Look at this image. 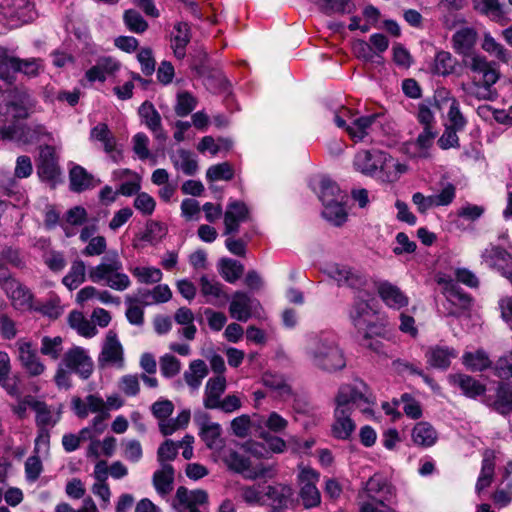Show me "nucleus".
I'll return each instance as SVG.
<instances>
[{
    "label": "nucleus",
    "instance_id": "nucleus-1",
    "mask_svg": "<svg viewBox=\"0 0 512 512\" xmlns=\"http://www.w3.org/2000/svg\"><path fill=\"white\" fill-rule=\"evenodd\" d=\"M477 36L473 27H462L452 36V46L457 54L463 56V65L477 75L473 82L474 87L479 90L477 97L488 99L490 88L498 81L500 73L495 62L473 53Z\"/></svg>",
    "mask_w": 512,
    "mask_h": 512
},
{
    "label": "nucleus",
    "instance_id": "nucleus-2",
    "mask_svg": "<svg viewBox=\"0 0 512 512\" xmlns=\"http://www.w3.org/2000/svg\"><path fill=\"white\" fill-rule=\"evenodd\" d=\"M303 354L316 370L334 374L346 368L347 358L338 335L331 330L311 332L305 336Z\"/></svg>",
    "mask_w": 512,
    "mask_h": 512
},
{
    "label": "nucleus",
    "instance_id": "nucleus-3",
    "mask_svg": "<svg viewBox=\"0 0 512 512\" xmlns=\"http://www.w3.org/2000/svg\"><path fill=\"white\" fill-rule=\"evenodd\" d=\"M353 165L360 173L378 178L383 182H393L405 171L404 166L394 158L376 149L358 152L354 157Z\"/></svg>",
    "mask_w": 512,
    "mask_h": 512
},
{
    "label": "nucleus",
    "instance_id": "nucleus-4",
    "mask_svg": "<svg viewBox=\"0 0 512 512\" xmlns=\"http://www.w3.org/2000/svg\"><path fill=\"white\" fill-rule=\"evenodd\" d=\"M395 495V487L387 477L375 473L358 492L359 512H395L387 506Z\"/></svg>",
    "mask_w": 512,
    "mask_h": 512
},
{
    "label": "nucleus",
    "instance_id": "nucleus-5",
    "mask_svg": "<svg viewBox=\"0 0 512 512\" xmlns=\"http://www.w3.org/2000/svg\"><path fill=\"white\" fill-rule=\"evenodd\" d=\"M93 283L105 285L116 291H125L131 286L129 276L123 272V263L117 250L108 251L98 265L88 271Z\"/></svg>",
    "mask_w": 512,
    "mask_h": 512
},
{
    "label": "nucleus",
    "instance_id": "nucleus-6",
    "mask_svg": "<svg viewBox=\"0 0 512 512\" xmlns=\"http://www.w3.org/2000/svg\"><path fill=\"white\" fill-rule=\"evenodd\" d=\"M93 283L105 285L116 291H125L131 286L129 276L123 272V263L117 250L108 251L98 265L88 271Z\"/></svg>",
    "mask_w": 512,
    "mask_h": 512
},
{
    "label": "nucleus",
    "instance_id": "nucleus-7",
    "mask_svg": "<svg viewBox=\"0 0 512 512\" xmlns=\"http://www.w3.org/2000/svg\"><path fill=\"white\" fill-rule=\"evenodd\" d=\"M335 404L336 408L347 410L350 413L358 409L370 417L373 415L375 397L365 382L356 379L352 383L342 384L339 387L335 396Z\"/></svg>",
    "mask_w": 512,
    "mask_h": 512
},
{
    "label": "nucleus",
    "instance_id": "nucleus-8",
    "mask_svg": "<svg viewBox=\"0 0 512 512\" xmlns=\"http://www.w3.org/2000/svg\"><path fill=\"white\" fill-rule=\"evenodd\" d=\"M37 110L36 98L24 88H14L7 93L5 101L0 104V115L4 117L3 124H9V118L13 122L30 117Z\"/></svg>",
    "mask_w": 512,
    "mask_h": 512
},
{
    "label": "nucleus",
    "instance_id": "nucleus-9",
    "mask_svg": "<svg viewBox=\"0 0 512 512\" xmlns=\"http://www.w3.org/2000/svg\"><path fill=\"white\" fill-rule=\"evenodd\" d=\"M320 473L303 463L297 466L296 487L298 501L306 509H314L321 505V493L317 487Z\"/></svg>",
    "mask_w": 512,
    "mask_h": 512
},
{
    "label": "nucleus",
    "instance_id": "nucleus-10",
    "mask_svg": "<svg viewBox=\"0 0 512 512\" xmlns=\"http://www.w3.org/2000/svg\"><path fill=\"white\" fill-rule=\"evenodd\" d=\"M0 139L30 144L40 141H50L51 133L39 123L20 124L11 122L0 126Z\"/></svg>",
    "mask_w": 512,
    "mask_h": 512
},
{
    "label": "nucleus",
    "instance_id": "nucleus-11",
    "mask_svg": "<svg viewBox=\"0 0 512 512\" xmlns=\"http://www.w3.org/2000/svg\"><path fill=\"white\" fill-rule=\"evenodd\" d=\"M0 15L11 26L29 23L36 18L34 4L30 0H0Z\"/></svg>",
    "mask_w": 512,
    "mask_h": 512
},
{
    "label": "nucleus",
    "instance_id": "nucleus-12",
    "mask_svg": "<svg viewBox=\"0 0 512 512\" xmlns=\"http://www.w3.org/2000/svg\"><path fill=\"white\" fill-rule=\"evenodd\" d=\"M60 362L82 380L89 379L94 371L92 358L88 351L80 346H73L67 350Z\"/></svg>",
    "mask_w": 512,
    "mask_h": 512
},
{
    "label": "nucleus",
    "instance_id": "nucleus-13",
    "mask_svg": "<svg viewBox=\"0 0 512 512\" xmlns=\"http://www.w3.org/2000/svg\"><path fill=\"white\" fill-rule=\"evenodd\" d=\"M208 503V494L205 490H189L184 486L177 488L172 507L177 512H202L200 508Z\"/></svg>",
    "mask_w": 512,
    "mask_h": 512
},
{
    "label": "nucleus",
    "instance_id": "nucleus-14",
    "mask_svg": "<svg viewBox=\"0 0 512 512\" xmlns=\"http://www.w3.org/2000/svg\"><path fill=\"white\" fill-rule=\"evenodd\" d=\"M223 461L230 470L242 474L245 478L254 480L264 477L268 474L269 469L263 465L251 466L250 458L234 450L225 452Z\"/></svg>",
    "mask_w": 512,
    "mask_h": 512
},
{
    "label": "nucleus",
    "instance_id": "nucleus-15",
    "mask_svg": "<svg viewBox=\"0 0 512 512\" xmlns=\"http://www.w3.org/2000/svg\"><path fill=\"white\" fill-rule=\"evenodd\" d=\"M98 364L101 367L114 365L122 367L124 364V352L117 333L109 330L106 334L101 352L98 357Z\"/></svg>",
    "mask_w": 512,
    "mask_h": 512
},
{
    "label": "nucleus",
    "instance_id": "nucleus-16",
    "mask_svg": "<svg viewBox=\"0 0 512 512\" xmlns=\"http://www.w3.org/2000/svg\"><path fill=\"white\" fill-rule=\"evenodd\" d=\"M326 273L337 282L338 286L359 290L367 283V278L363 273L344 265H331L326 269Z\"/></svg>",
    "mask_w": 512,
    "mask_h": 512
},
{
    "label": "nucleus",
    "instance_id": "nucleus-17",
    "mask_svg": "<svg viewBox=\"0 0 512 512\" xmlns=\"http://www.w3.org/2000/svg\"><path fill=\"white\" fill-rule=\"evenodd\" d=\"M445 296L446 303L443 306L449 316H461L471 304L470 296L464 293L453 281L446 282Z\"/></svg>",
    "mask_w": 512,
    "mask_h": 512
},
{
    "label": "nucleus",
    "instance_id": "nucleus-18",
    "mask_svg": "<svg viewBox=\"0 0 512 512\" xmlns=\"http://www.w3.org/2000/svg\"><path fill=\"white\" fill-rule=\"evenodd\" d=\"M18 346V359L21 367L27 372L30 377H37L42 375L46 366L37 354V351L32 347L30 342L19 341Z\"/></svg>",
    "mask_w": 512,
    "mask_h": 512
},
{
    "label": "nucleus",
    "instance_id": "nucleus-19",
    "mask_svg": "<svg viewBox=\"0 0 512 512\" xmlns=\"http://www.w3.org/2000/svg\"><path fill=\"white\" fill-rule=\"evenodd\" d=\"M260 303L246 292L236 291L230 302V316L240 322L248 321Z\"/></svg>",
    "mask_w": 512,
    "mask_h": 512
},
{
    "label": "nucleus",
    "instance_id": "nucleus-20",
    "mask_svg": "<svg viewBox=\"0 0 512 512\" xmlns=\"http://www.w3.org/2000/svg\"><path fill=\"white\" fill-rule=\"evenodd\" d=\"M37 174L41 180L55 182L60 175L55 150L52 146L46 145L41 148L37 163Z\"/></svg>",
    "mask_w": 512,
    "mask_h": 512
},
{
    "label": "nucleus",
    "instance_id": "nucleus-21",
    "mask_svg": "<svg viewBox=\"0 0 512 512\" xmlns=\"http://www.w3.org/2000/svg\"><path fill=\"white\" fill-rule=\"evenodd\" d=\"M249 218L247 205L239 200H230L224 213L225 235L235 234L239 231L240 224Z\"/></svg>",
    "mask_w": 512,
    "mask_h": 512
},
{
    "label": "nucleus",
    "instance_id": "nucleus-22",
    "mask_svg": "<svg viewBox=\"0 0 512 512\" xmlns=\"http://www.w3.org/2000/svg\"><path fill=\"white\" fill-rule=\"evenodd\" d=\"M121 68V63L114 57L102 56L96 61V64L89 68L85 73L88 82H105V80L114 76Z\"/></svg>",
    "mask_w": 512,
    "mask_h": 512
},
{
    "label": "nucleus",
    "instance_id": "nucleus-23",
    "mask_svg": "<svg viewBox=\"0 0 512 512\" xmlns=\"http://www.w3.org/2000/svg\"><path fill=\"white\" fill-rule=\"evenodd\" d=\"M475 11L501 25L509 21L508 12L503 0H472Z\"/></svg>",
    "mask_w": 512,
    "mask_h": 512
},
{
    "label": "nucleus",
    "instance_id": "nucleus-24",
    "mask_svg": "<svg viewBox=\"0 0 512 512\" xmlns=\"http://www.w3.org/2000/svg\"><path fill=\"white\" fill-rule=\"evenodd\" d=\"M3 290L11 299L16 309L32 310V308H34L32 292L16 279L7 282Z\"/></svg>",
    "mask_w": 512,
    "mask_h": 512
},
{
    "label": "nucleus",
    "instance_id": "nucleus-25",
    "mask_svg": "<svg viewBox=\"0 0 512 512\" xmlns=\"http://www.w3.org/2000/svg\"><path fill=\"white\" fill-rule=\"evenodd\" d=\"M379 117L380 115L376 113L359 117L351 115L346 132L354 142L364 141Z\"/></svg>",
    "mask_w": 512,
    "mask_h": 512
},
{
    "label": "nucleus",
    "instance_id": "nucleus-26",
    "mask_svg": "<svg viewBox=\"0 0 512 512\" xmlns=\"http://www.w3.org/2000/svg\"><path fill=\"white\" fill-rule=\"evenodd\" d=\"M293 494L292 486L284 483L269 485L264 492V495L272 503L271 512H283L287 509Z\"/></svg>",
    "mask_w": 512,
    "mask_h": 512
},
{
    "label": "nucleus",
    "instance_id": "nucleus-27",
    "mask_svg": "<svg viewBox=\"0 0 512 512\" xmlns=\"http://www.w3.org/2000/svg\"><path fill=\"white\" fill-rule=\"evenodd\" d=\"M377 291L382 301L389 308L400 310L409 303L407 295L399 287L388 281L380 282Z\"/></svg>",
    "mask_w": 512,
    "mask_h": 512
},
{
    "label": "nucleus",
    "instance_id": "nucleus-28",
    "mask_svg": "<svg viewBox=\"0 0 512 512\" xmlns=\"http://www.w3.org/2000/svg\"><path fill=\"white\" fill-rule=\"evenodd\" d=\"M481 257L488 267L503 270V274L512 284V269L510 271L505 270L511 261V255L505 249L490 245L482 252Z\"/></svg>",
    "mask_w": 512,
    "mask_h": 512
},
{
    "label": "nucleus",
    "instance_id": "nucleus-29",
    "mask_svg": "<svg viewBox=\"0 0 512 512\" xmlns=\"http://www.w3.org/2000/svg\"><path fill=\"white\" fill-rule=\"evenodd\" d=\"M227 387L224 375L208 379L204 389L203 405L206 409H216Z\"/></svg>",
    "mask_w": 512,
    "mask_h": 512
},
{
    "label": "nucleus",
    "instance_id": "nucleus-30",
    "mask_svg": "<svg viewBox=\"0 0 512 512\" xmlns=\"http://www.w3.org/2000/svg\"><path fill=\"white\" fill-rule=\"evenodd\" d=\"M194 421L199 427L200 436L207 447H215L222 431L220 424L211 422L209 415L204 412L196 413Z\"/></svg>",
    "mask_w": 512,
    "mask_h": 512
},
{
    "label": "nucleus",
    "instance_id": "nucleus-31",
    "mask_svg": "<svg viewBox=\"0 0 512 512\" xmlns=\"http://www.w3.org/2000/svg\"><path fill=\"white\" fill-rule=\"evenodd\" d=\"M0 386L14 397L20 395L18 377L11 376V362L7 352L0 351Z\"/></svg>",
    "mask_w": 512,
    "mask_h": 512
},
{
    "label": "nucleus",
    "instance_id": "nucleus-32",
    "mask_svg": "<svg viewBox=\"0 0 512 512\" xmlns=\"http://www.w3.org/2000/svg\"><path fill=\"white\" fill-rule=\"evenodd\" d=\"M350 412L340 408L334 410V423L332 425V434L335 438L346 440L354 432L356 425L351 418Z\"/></svg>",
    "mask_w": 512,
    "mask_h": 512
},
{
    "label": "nucleus",
    "instance_id": "nucleus-33",
    "mask_svg": "<svg viewBox=\"0 0 512 512\" xmlns=\"http://www.w3.org/2000/svg\"><path fill=\"white\" fill-rule=\"evenodd\" d=\"M174 168L187 176H193L198 171V161L195 155L186 149H178L170 156Z\"/></svg>",
    "mask_w": 512,
    "mask_h": 512
},
{
    "label": "nucleus",
    "instance_id": "nucleus-34",
    "mask_svg": "<svg viewBox=\"0 0 512 512\" xmlns=\"http://www.w3.org/2000/svg\"><path fill=\"white\" fill-rule=\"evenodd\" d=\"M456 356L457 352L447 346L430 347L426 353L428 363L438 369H447Z\"/></svg>",
    "mask_w": 512,
    "mask_h": 512
},
{
    "label": "nucleus",
    "instance_id": "nucleus-35",
    "mask_svg": "<svg viewBox=\"0 0 512 512\" xmlns=\"http://www.w3.org/2000/svg\"><path fill=\"white\" fill-rule=\"evenodd\" d=\"M208 372L209 370L206 363L201 359H197L190 362L188 370L183 374V378L190 390L195 392L200 388L202 381L208 375Z\"/></svg>",
    "mask_w": 512,
    "mask_h": 512
},
{
    "label": "nucleus",
    "instance_id": "nucleus-36",
    "mask_svg": "<svg viewBox=\"0 0 512 512\" xmlns=\"http://www.w3.org/2000/svg\"><path fill=\"white\" fill-rule=\"evenodd\" d=\"M449 380L467 397L475 398L485 392V386L469 375L454 374L450 375Z\"/></svg>",
    "mask_w": 512,
    "mask_h": 512
},
{
    "label": "nucleus",
    "instance_id": "nucleus-37",
    "mask_svg": "<svg viewBox=\"0 0 512 512\" xmlns=\"http://www.w3.org/2000/svg\"><path fill=\"white\" fill-rule=\"evenodd\" d=\"M201 294L206 298V303L217 305L221 299L227 300L228 296L223 291V285L206 275H203L200 280Z\"/></svg>",
    "mask_w": 512,
    "mask_h": 512
},
{
    "label": "nucleus",
    "instance_id": "nucleus-38",
    "mask_svg": "<svg viewBox=\"0 0 512 512\" xmlns=\"http://www.w3.org/2000/svg\"><path fill=\"white\" fill-rule=\"evenodd\" d=\"M319 198L323 206L335 202H346L348 196L342 191L337 183L329 178H322L320 182V195Z\"/></svg>",
    "mask_w": 512,
    "mask_h": 512
},
{
    "label": "nucleus",
    "instance_id": "nucleus-39",
    "mask_svg": "<svg viewBox=\"0 0 512 512\" xmlns=\"http://www.w3.org/2000/svg\"><path fill=\"white\" fill-rule=\"evenodd\" d=\"M89 139L93 142H99L107 154H111L116 149V138L105 123H98L90 130Z\"/></svg>",
    "mask_w": 512,
    "mask_h": 512
},
{
    "label": "nucleus",
    "instance_id": "nucleus-40",
    "mask_svg": "<svg viewBox=\"0 0 512 512\" xmlns=\"http://www.w3.org/2000/svg\"><path fill=\"white\" fill-rule=\"evenodd\" d=\"M173 482L174 468L170 464H163V467L153 474V485L161 496H165L172 491Z\"/></svg>",
    "mask_w": 512,
    "mask_h": 512
},
{
    "label": "nucleus",
    "instance_id": "nucleus-41",
    "mask_svg": "<svg viewBox=\"0 0 512 512\" xmlns=\"http://www.w3.org/2000/svg\"><path fill=\"white\" fill-rule=\"evenodd\" d=\"M438 435L434 427L428 422H418L412 430L414 444L421 447H430L437 441Z\"/></svg>",
    "mask_w": 512,
    "mask_h": 512
},
{
    "label": "nucleus",
    "instance_id": "nucleus-42",
    "mask_svg": "<svg viewBox=\"0 0 512 512\" xmlns=\"http://www.w3.org/2000/svg\"><path fill=\"white\" fill-rule=\"evenodd\" d=\"M32 410L36 413V424L39 429L54 426L60 419L59 413H54L50 407L41 401H34L31 404Z\"/></svg>",
    "mask_w": 512,
    "mask_h": 512
},
{
    "label": "nucleus",
    "instance_id": "nucleus-43",
    "mask_svg": "<svg viewBox=\"0 0 512 512\" xmlns=\"http://www.w3.org/2000/svg\"><path fill=\"white\" fill-rule=\"evenodd\" d=\"M175 34L172 37V49L174 51V55L178 59H182L185 57V48L187 44L190 42V28L189 25L185 22L177 23L174 27Z\"/></svg>",
    "mask_w": 512,
    "mask_h": 512
},
{
    "label": "nucleus",
    "instance_id": "nucleus-44",
    "mask_svg": "<svg viewBox=\"0 0 512 512\" xmlns=\"http://www.w3.org/2000/svg\"><path fill=\"white\" fill-rule=\"evenodd\" d=\"M86 279V265L77 259L72 262L69 272L63 277L62 283L70 291L77 289Z\"/></svg>",
    "mask_w": 512,
    "mask_h": 512
},
{
    "label": "nucleus",
    "instance_id": "nucleus-45",
    "mask_svg": "<svg viewBox=\"0 0 512 512\" xmlns=\"http://www.w3.org/2000/svg\"><path fill=\"white\" fill-rule=\"evenodd\" d=\"M493 407L503 415L512 411V386L503 380H501L497 387Z\"/></svg>",
    "mask_w": 512,
    "mask_h": 512
},
{
    "label": "nucleus",
    "instance_id": "nucleus-46",
    "mask_svg": "<svg viewBox=\"0 0 512 512\" xmlns=\"http://www.w3.org/2000/svg\"><path fill=\"white\" fill-rule=\"evenodd\" d=\"M70 327L86 338H92L97 334L96 326L92 321L86 319L82 312L72 311L68 317Z\"/></svg>",
    "mask_w": 512,
    "mask_h": 512
},
{
    "label": "nucleus",
    "instance_id": "nucleus-47",
    "mask_svg": "<svg viewBox=\"0 0 512 512\" xmlns=\"http://www.w3.org/2000/svg\"><path fill=\"white\" fill-rule=\"evenodd\" d=\"M220 275L228 283H235L243 274L244 266L237 260L223 258L218 264Z\"/></svg>",
    "mask_w": 512,
    "mask_h": 512
},
{
    "label": "nucleus",
    "instance_id": "nucleus-48",
    "mask_svg": "<svg viewBox=\"0 0 512 512\" xmlns=\"http://www.w3.org/2000/svg\"><path fill=\"white\" fill-rule=\"evenodd\" d=\"M257 426L267 428V432L283 433L288 427V420L273 411L267 416H257Z\"/></svg>",
    "mask_w": 512,
    "mask_h": 512
},
{
    "label": "nucleus",
    "instance_id": "nucleus-49",
    "mask_svg": "<svg viewBox=\"0 0 512 512\" xmlns=\"http://www.w3.org/2000/svg\"><path fill=\"white\" fill-rule=\"evenodd\" d=\"M495 463L491 453L486 452L482 461L481 472L476 483V492L480 493L487 488L493 479Z\"/></svg>",
    "mask_w": 512,
    "mask_h": 512
},
{
    "label": "nucleus",
    "instance_id": "nucleus-50",
    "mask_svg": "<svg viewBox=\"0 0 512 512\" xmlns=\"http://www.w3.org/2000/svg\"><path fill=\"white\" fill-rule=\"evenodd\" d=\"M319 5L320 9L326 14L332 13H351L354 4L351 0H309Z\"/></svg>",
    "mask_w": 512,
    "mask_h": 512
},
{
    "label": "nucleus",
    "instance_id": "nucleus-51",
    "mask_svg": "<svg viewBox=\"0 0 512 512\" xmlns=\"http://www.w3.org/2000/svg\"><path fill=\"white\" fill-rule=\"evenodd\" d=\"M63 352V339L60 336H44L41 339L40 353L52 360H58Z\"/></svg>",
    "mask_w": 512,
    "mask_h": 512
},
{
    "label": "nucleus",
    "instance_id": "nucleus-52",
    "mask_svg": "<svg viewBox=\"0 0 512 512\" xmlns=\"http://www.w3.org/2000/svg\"><path fill=\"white\" fill-rule=\"evenodd\" d=\"M482 49L495 56L502 62H508L510 59L509 51L499 42L495 40L490 33H485L482 41Z\"/></svg>",
    "mask_w": 512,
    "mask_h": 512
},
{
    "label": "nucleus",
    "instance_id": "nucleus-53",
    "mask_svg": "<svg viewBox=\"0 0 512 512\" xmlns=\"http://www.w3.org/2000/svg\"><path fill=\"white\" fill-rule=\"evenodd\" d=\"M70 188L74 192H82L91 185V176L81 166H75L70 170Z\"/></svg>",
    "mask_w": 512,
    "mask_h": 512
},
{
    "label": "nucleus",
    "instance_id": "nucleus-54",
    "mask_svg": "<svg viewBox=\"0 0 512 512\" xmlns=\"http://www.w3.org/2000/svg\"><path fill=\"white\" fill-rule=\"evenodd\" d=\"M346 202H335L325 205L322 211L323 217L335 226L342 225L347 220V212L344 204Z\"/></svg>",
    "mask_w": 512,
    "mask_h": 512
},
{
    "label": "nucleus",
    "instance_id": "nucleus-55",
    "mask_svg": "<svg viewBox=\"0 0 512 512\" xmlns=\"http://www.w3.org/2000/svg\"><path fill=\"white\" fill-rule=\"evenodd\" d=\"M463 363L472 371H483L491 365L487 353L483 350H477L475 353H465Z\"/></svg>",
    "mask_w": 512,
    "mask_h": 512
},
{
    "label": "nucleus",
    "instance_id": "nucleus-56",
    "mask_svg": "<svg viewBox=\"0 0 512 512\" xmlns=\"http://www.w3.org/2000/svg\"><path fill=\"white\" fill-rule=\"evenodd\" d=\"M123 21L127 29L136 34H142L148 29L147 21L134 9H128L124 12Z\"/></svg>",
    "mask_w": 512,
    "mask_h": 512
},
{
    "label": "nucleus",
    "instance_id": "nucleus-57",
    "mask_svg": "<svg viewBox=\"0 0 512 512\" xmlns=\"http://www.w3.org/2000/svg\"><path fill=\"white\" fill-rule=\"evenodd\" d=\"M455 64L456 60L451 53L440 51L435 56L433 72L437 75L447 76L454 71Z\"/></svg>",
    "mask_w": 512,
    "mask_h": 512
},
{
    "label": "nucleus",
    "instance_id": "nucleus-58",
    "mask_svg": "<svg viewBox=\"0 0 512 512\" xmlns=\"http://www.w3.org/2000/svg\"><path fill=\"white\" fill-rule=\"evenodd\" d=\"M131 273L138 282L143 284H156L162 280L163 273L159 268L155 267H135L131 269Z\"/></svg>",
    "mask_w": 512,
    "mask_h": 512
},
{
    "label": "nucleus",
    "instance_id": "nucleus-59",
    "mask_svg": "<svg viewBox=\"0 0 512 512\" xmlns=\"http://www.w3.org/2000/svg\"><path fill=\"white\" fill-rule=\"evenodd\" d=\"M234 177V169L228 162L210 166L206 171V179L209 182L229 181Z\"/></svg>",
    "mask_w": 512,
    "mask_h": 512
},
{
    "label": "nucleus",
    "instance_id": "nucleus-60",
    "mask_svg": "<svg viewBox=\"0 0 512 512\" xmlns=\"http://www.w3.org/2000/svg\"><path fill=\"white\" fill-rule=\"evenodd\" d=\"M371 307L366 300L357 298L350 311V318L355 327H361L367 322Z\"/></svg>",
    "mask_w": 512,
    "mask_h": 512
},
{
    "label": "nucleus",
    "instance_id": "nucleus-61",
    "mask_svg": "<svg viewBox=\"0 0 512 512\" xmlns=\"http://www.w3.org/2000/svg\"><path fill=\"white\" fill-rule=\"evenodd\" d=\"M263 385L275 390L280 396L291 394V388L286 383L284 377L279 374L264 373L262 376Z\"/></svg>",
    "mask_w": 512,
    "mask_h": 512
},
{
    "label": "nucleus",
    "instance_id": "nucleus-62",
    "mask_svg": "<svg viewBox=\"0 0 512 512\" xmlns=\"http://www.w3.org/2000/svg\"><path fill=\"white\" fill-rule=\"evenodd\" d=\"M138 113L149 129L159 128V126H161V116L151 102L145 101L142 103Z\"/></svg>",
    "mask_w": 512,
    "mask_h": 512
},
{
    "label": "nucleus",
    "instance_id": "nucleus-63",
    "mask_svg": "<svg viewBox=\"0 0 512 512\" xmlns=\"http://www.w3.org/2000/svg\"><path fill=\"white\" fill-rule=\"evenodd\" d=\"M32 310L40 312L44 316L52 319L58 318L63 312L60 305V299L57 296H52L43 303L34 304V308H32Z\"/></svg>",
    "mask_w": 512,
    "mask_h": 512
},
{
    "label": "nucleus",
    "instance_id": "nucleus-64",
    "mask_svg": "<svg viewBox=\"0 0 512 512\" xmlns=\"http://www.w3.org/2000/svg\"><path fill=\"white\" fill-rule=\"evenodd\" d=\"M494 373L503 381H512V351L501 356L496 361Z\"/></svg>",
    "mask_w": 512,
    "mask_h": 512
}]
</instances>
